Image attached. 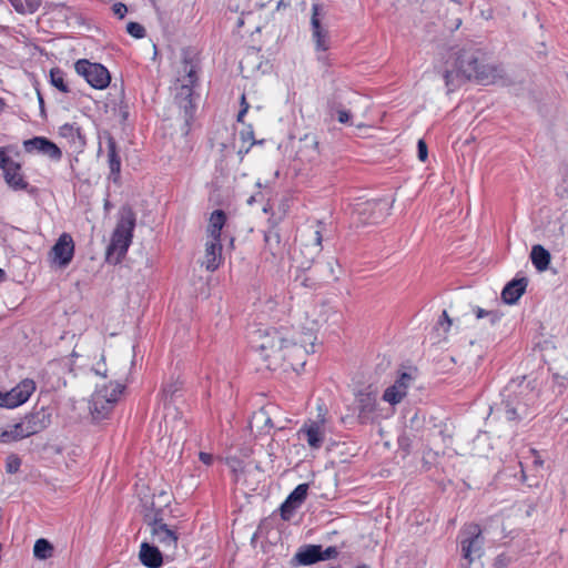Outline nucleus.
Returning <instances> with one entry per match:
<instances>
[{
    "label": "nucleus",
    "instance_id": "1",
    "mask_svg": "<svg viewBox=\"0 0 568 568\" xmlns=\"http://www.w3.org/2000/svg\"><path fill=\"white\" fill-rule=\"evenodd\" d=\"M252 347L267 362V368L276 369L283 362L302 359L304 354L311 352L307 343L291 337V329L286 327L256 328L251 335Z\"/></svg>",
    "mask_w": 568,
    "mask_h": 568
},
{
    "label": "nucleus",
    "instance_id": "2",
    "mask_svg": "<svg viewBox=\"0 0 568 568\" xmlns=\"http://www.w3.org/2000/svg\"><path fill=\"white\" fill-rule=\"evenodd\" d=\"M454 69H446L444 80L447 91L452 92L459 85V80H477L484 84L494 83L501 70L496 65L484 64L480 61L481 53L473 44H467L454 53Z\"/></svg>",
    "mask_w": 568,
    "mask_h": 568
},
{
    "label": "nucleus",
    "instance_id": "3",
    "mask_svg": "<svg viewBox=\"0 0 568 568\" xmlns=\"http://www.w3.org/2000/svg\"><path fill=\"white\" fill-rule=\"evenodd\" d=\"M136 215L134 211L125 205L119 211L118 222L112 233L110 244L106 247V261L118 264L125 256L133 237Z\"/></svg>",
    "mask_w": 568,
    "mask_h": 568
},
{
    "label": "nucleus",
    "instance_id": "4",
    "mask_svg": "<svg viewBox=\"0 0 568 568\" xmlns=\"http://www.w3.org/2000/svg\"><path fill=\"white\" fill-rule=\"evenodd\" d=\"M144 521L151 534V542L160 548L168 558H174L179 545L175 527L164 523L163 509L151 508L144 515Z\"/></svg>",
    "mask_w": 568,
    "mask_h": 568
},
{
    "label": "nucleus",
    "instance_id": "5",
    "mask_svg": "<svg viewBox=\"0 0 568 568\" xmlns=\"http://www.w3.org/2000/svg\"><path fill=\"white\" fill-rule=\"evenodd\" d=\"M501 396V409L507 420L517 422L530 415V405L535 400V393L527 386L510 383L504 388Z\"/></svg>",
    "mask_w": 568,
    "mask_h": 568
},
{
    "label": "nucleus",
    "instance_id": "6",
    "mask_svg": "<svg viewBox=\"0 0 568 568\" xmlns=\"http://www.w3.org/2000/svg\"><path fill=\"white\" fill-rule=\"evenodd\" d=\"M51 424V413L41 407L27 414L19 423L9 426L1 435L3 444L20 440L44 430Z\"/></svg>",
    "mask_w": 568,
    "mask_h": 568
},
{
    "label": "nucleus",
    "instance_id": "7",
    "mask_svg": "<svg viewBox=\"0 0 568 568\" xmlns=\"http://www.w3.org/2000/svg\"><path fill=\"white\" fill-rule=\"evenodd\" d=\"M124 386L120 383H109L108 385L97 386L95 392L90 399V413L95 422L109 418Z\"/></svg>",
    "mask_w": 568,
    "mask_h": 568
},
{
    "label": "nucleus",
    "instance_id": "8",
    "mask_svg": "<svg viewBox=\"0 0 568 568\" xmlns=\"http://www.w3.org/2000/svg\"><path fill=\"white\" fill-rule=\"evenodd\" d=\"M9 148L0 146V170L3 172V179L7 185L13 191H24L30 195H36L38 189L26 180L22 173L21 164L13 161L8 155Z\"/></svg>",
    "mask_w": 568,
    "mask_h": 568
},
{
    "label": "nucleus",
    "instance_id": "9",
    "mask_svg": "<svg viewBox=\"0 0 568 568\" xmlns=\"http://www.w3.org/2000/svg\"><path fill=\"white\" fill-rule=\"evenodd\" d=\"M184 75L179 78L180 87L176 89L175 101L181 109L184 110L185 118L193 116L195 104L193 103V87L197 82V70L194 64L184 60L183 63Z\"/></svg>",
    "mask_w": 568,
    "mask_h": 568
},
{
    "label": "nucleus",
    "instance_id": "10",
    "mask_svg": "<svg viewBox=\"0 0 568 568\" xmlns=\"http://www.w3.org/2000/svg\"><path fill=\"white\" fill-rule=\"evenodd\" d=\"M463 557L469 562L481 557L484 552V537L478 525H466L458 536Z\"/></svg>",
    "mask_w": 568,
    "mask_h": 568
},
{
    "label": "nucleus",
    "instance_id": "11",
    "mask_svg": "<svg viewBox=\"0 0 568 568\" xmlns=\"http://www.w3.org/2000/svg\"><path fill=\"white\" fill-rule=\"evenodd\" d=\"M392 202L387 199L368 200L357 203L354 212L362 224H377L389 215Z\"/></svg>",
    "mask_w": 568,
    "mask_h": 568
},
{
    "label": "nucleus",
    "instance_id": "12",
    "mask_svg": "<svg viewBox=\"0 0 568 568\" xmlns=\"http://www.w3.org/2000/svg\"><path fill=\"white\" fill-rule=\"evenodd\" d=\"M74 69L77 73L83 77L94 89L103 90L110 84V72L101 63H93L87 59H80L75 62Z\"/></svg>",
    "mask_w": 568,
    "mask_h": 568
},
{
    "label": "nucleus",
    "instance_id": "13",
    "mask_svg": "<svg viewBox=\"0 0 568 568\" xmlns=\"http://www.w3.org/2000/svg\"><path fill=\"white\" fill-rule=\"evenodd\" d=\"M315 318L312 321V325L305 327L306 332L300 337L301 343H307L311 347V352H314V332L325 323L332 321V323L336 324L341 317L334 307L329 303H322L314 307Z\"/></svg>",
    "mask_w": 568,
    "mask_h": 568
},
{
    "label": "nucleus",
    "instance_id": "14",
    "mask_svg": "<svg viewBox=\"0 0 568 568\" xmlns=\"http://www.w3.org/2000/svg\"><path fill=\"white\" fill-rule=\"evenodd\" d=\"M326 10L323 6L318 3H314L312 6V16H311V31H312V40L315 44V50L317 52H325L329 48V36L328 30L324 23L326 19Z\"/></svg>",
    "mask_w": 568,
    "mask_h": 568
},
{
    "label": "nucleus",
    "instance_id": "15",
    "mask_svg": "<svg viewBox=\"0 0 568 568\" xmlns=\"http://www.w3.org/2000/svg\"><path fill=\"white\" fill-rule=\"evenodd\" d=\"M23 148L27 153H37L48 156L52 161H60L62 159L61 149L44 136H34L23 142Z\"/></svg>",
    "mask_w": 568,
    "mask_h": 568
},
{
    "label": "nucleus",
    "instance_id": "16",
    "mask_svg": "<svg viewBox=\"0 0 568 568\" xmlns=\"http://www.w3.org/2000/svg\"><path fill=\"white\" fill-rule=\"evenodd\" d=\"M355 405L359 423L366 424L374 420L377 407L376 394L367 390L358 392L356 395Z\"/></svg>",
    "mask_w": 568,
    "mask_h": 568
},
{
    "label": "nucleus",
    "instance_id": "17",
    "mask_svg": "<svg viewBox=\"0 0 568 568\" xmlns=\"http://www.w3.org/2000/svg\"><path fill=\"white\" fill-rule=\"evenodd\" d=\"M414 376L410 373H402L393 385L384 390L383 399L390 405H396L406 396L407 389L413 385Z\"/></svg>",
    "mask_w": 568,
    "mask_h": 568
},
{
    "label": "nucleus",
    "instance_id": "18",
    "mask_svg": "<svg viewBox=\"0 0 568 568\" xmlns=\"http://www.w3.org/2000/svg\"><path fill=\"white\" fill-rule=\"evenodd\" d=\"M34 390L36 383L33 379L26 378L21 381L12 389L6 392L8 409L16 408L28 402V399L30 398Z\"/></svg>",
    "mask_w": 568,
    "mask_h": 568
},
{
    "label": "nucleus",
    "instance_id": "19",
    "mask_svg": "<svg viewBox=\"0 0 568 568\" xmlns=\"http://www.w3.org/2000/svg\"><path fill=\"white\" fill-rule=\"evenodd\" d=\"M300 438L306 440L312 449H320L325 439L323 420H308L298 430Z\"/></svg>",
    "mask_w": 568,
    "mask_h": 568
},
{
    "label": "nucleus",
    "instance_id": "20",
    "mask_svg": "<svg viewBox=\"0 0 568 568\" xmlns=\"http://www.w3.org/2000/svg\"><path fill=\"white\" fill-rule=\"evenodd\" d=\"M349 95L356 97L355 93L349 91H336L327 102L329 115L333 118L336 114L337 121L343 124L348 123L351 120V113L343 104V101H347V103L352 102L347 99Z\"/></svg>",
    "mask_w": 568,
    "mask_h": 568
},
{
    "label": "nucleus",
    "instance_id": "21",
    "mask_svg": "<svg viewBox=\"0 0 568 568\" xmlns=\"http://www.w3.org/2000/svg\"><path fill=\"white\" fill-rule=\"evenodd\" d=\"M308 485L300 484L295 489L287 496L284 503L281 505V517L284 520H290L294 515L295 510L301 507L307 497Z\"/></svg>",
    "mask_w": 568,
    "mask_h": 568
},
{
    "label": "nucleus",
    "instance_id": "22",
    "mask_svg": "<svg viewBox=\"0 0 568 568\" xmlns=\"http://www.w3.org/2000/svg\"><path fill=\"white\" fill-rule=\"evenodd\" d=\"M74 243L72 237L63 233L52 247L53 261L61 267H65L72 260Z\"/></svg>",
    "mask_w": 568,
    "mask_h": 568
},
{
    "label": "nucleus",
    "instance_id": "23",
    "mask_svg": "<svg viewBox=\"0 0 568 568\" xmlns=\"http://www.w3.org/2000/svg\"><path fill=\"white\" fill-rule=\"evenodd\" d=\"M163 551L160 547L149 541H143L140 547L139 558L148 568H160L163 564Z\"/></svg>",
    "mask_w": 568,
    "mask_h": 568
},
{
    "label": "nucleus",
    "instance_id": "24",
    "mask_svg": "<svg viewBox=\"0 0 568 568\" xmlns=\"http://www.w3.org/2000/svg\"><path fill=\"white\" fill-rule=\"evenodd\" d=\"M528 280L526 277L513 278L501 291V300L508 304H516L526 292Z\"/></svg>",
    "mask_w": 568,
    "mask_h": 568
},
{
    "label": "nucleus",
    "instance_id": "25",
    "mask_svg": "<svg viewBox=\"0 0 568 568\" xmlns=\"http://www.w3.org/2000/svg\"><path fill=\"white\" fill-rule=\"evenodd\" d=\"M221 240H207L205 244V255L202 265L210 272H214L222 263Z\"/></svg>",
    "mask_w": 568,
    "mask_h": 568
},
{
    "label": "nucleus",
    "instance_id": "26",
    "mask_svg": "<svg viewBox=\"0 0 568 568\" xmlns=\"http://www.w3.org/2000/svg\"><path fill=\"white\" fill-rule=\"evenodd\" d=\"M294 560H296L298 565L304 566L323 561L321 545H304L300 547L294 556Z\"/></svg>",
    "mask_w": 568,
    "mask_h": 568
},
{
    "label": "nucleus",
    "instance_id": "27",
    "mask_svg": "<svg viewBox=\"0 0 568 568\" xmlns=\"http://www.w3.org/2000/svg\"><path fill=\"white\" fill-rule=\"evenodd\" d=\"M59 133L62 138L68 139L77 149L85 145V138L77 124L65 123L60 126Z\"/></svg>",
    "mask_w": 568,
    "mask_h": 568
},
{
    "label": "nucleus",
    "instance_id": "28",
    "mask_svg": "<svg viewBox=\"0 0 568 568\" xmlns=\"http://www.w3.org/2000/svg\"><path fill=\"white\" fill-rule=\"evenodd\" d=\"M108 162L111 178L116 182L121 172V159L118 154L116 142L111 136L108 139Z\"/></svg>",
    "mask_w": 568,
    "mask_h": 568
},
{
    "label": "nucleus",
    "instance_id": "29",
    "mask_svg": "<svg viewBox=\"0 0 568 568\" xmlns=\"http://www.w3.org/2000/svg\"><path fill=\"white\" fill-rule=\"evenodd\" d=\"M226 222V215L222 210H215L210 217L207 233L209 240H221V231Z\"/></svg>",
    "mask_w": 568,
    "mask_h": 568
},
{
    "label": "nucleus",
    "instance_id": "30",
    "mask_svg": "<svg viewBox=\"0 0 568 568\" xmlns=\"http://www.w3.org/2000/svg\"><path fill=\"white\" fill-rule=\"evenodd\" d=\"M530 258L534 266L539 271L544 272L548 268L550 263V253L541 245H534L530 253Z\"/></svg>",
    "mask_w": 568,
    "mask_h": 568
},
{
    "label": "nucleus",
    "instance_id": "31",
    "mask_svg": "<svg viewBox=\"0 0 568 568\" xmlns=\"http://www.w3.org/2000/svg\"><path fill=\"white\" fill-rule=\"evenodd\" d=\"M265 248L273 255L282 253L281 236L274 225L264 232Z\"/></svg>",
    "mask_w": 568,
    "mask_h": 568
},
{
    "label": "nucleus",
    "instance_id": "32",
    "mask_svg": "<svg viewBox=\"0 0 568 568\" xmlns=\"http://www.w3.org/2000/svg\"><path fill=\"white\" fill-rule=\"evenodd\" d=\"M64 72L59 68L50 70V83L62 93H69L70 88L64 79Z\"/></svg>",
    "mask_w": 568,
    "mask_h": 568
},
{
    "label": "nucleus",
    "instance_id": "33",
    "mask_svg": "<svg viewBox=\"0 0 568 568\" xmlns=\"http://www.w3.org/2000/svg\"><path fill=\"white\" fill-rule=\"evenodd\" d=\"M52 545L43 538L38 539L33 546V555L38 559H48L52 556Z\"/></svg>",
    "mask_w": 568,
    "mask_h": 568
},
{
    "label": "nucleus",
    "instance_id": "34",
    "mask_svg": "<svg viewBox=\"0 0 568 568\" xmlns=\"http://www.w3.org/2000/svg\"><path fill=\"white\" fill-rule=\"evenodd\" d=\"M561 181L557 185L556 192L557 195L561 199H568V166L565 165L561 168Z\"/></svg>",
    "mask_w": 568,
    "mask_h": 568
},
{
    "label": "nucleus",
    "instance_id": "35",
    "mask_svg": "<svg viewBox=\"0 0 568 568\" xmlns=\"http://www.w3.org/2000/svg\"><path fill=\"white\" fill-rule=\"evenodd\" d=\"M126 31L130 36L136 39H141L145 36L144 27L138 22H129L126 26Z\"/></svg>",
    "mask_w": 568,
    "mask_h": 568
},
{
    "label": "nucleus",
    "instance_id": "36",
    "mask_svg": "<svg viewBox=\"0 0 568 568\" xmlns=\"http://www.w3.org/2000/svg\"><path fill=\"white\" fill-rule=\"evenodd\" d=\"M21 466V460L17 456H9L7 458L6 469L9 474H16Z\"/></svg>",
    "mask_w": 568,
    "mask_h": 568
},
{
    "label": "nucleus",
    "instance_id": "37",
    "mask_svg": "<svg viewBox=\"0 0 568 568\" xmlns=\"http://www.w3.org/2000/svg\"><path fill=\"white\" fill-rule=\"evenodd\" d=\"M321 552L324 560L334 559L338 556V549L335 546H329L326 549H323L321 546Z\"/></svg>",
    "mask_w": 568,
    "mask_h": 568
},
{
    "label": "nucleus",
    "instance_id": "38",
    "mask_svg": "<svg viewBox=\"0 0 568 568\" xmlns=\"http://www.w3.org/2000/svg\"><path fill=\"white\" fill-rule=\"evenodd\" d=\"M417 156L422 162H425L428 156L427 144L424 140L417 142Z\"/></svg>",
    "mask_w": 568,
    "mask_h": 568
},
{
    "label": "nucleus",
    "instance_id": "39",
    "mask_svg": "<svg viewBox=\"0 0 568 568\" xmlns=\"http://www.w3.org/2000/svg\"><path fill=\"white\" fill-rule=\"evenodd\" d=\"M112 11L116 17H119L120 19H123L128 12V8L124 3L118 2V3L113 4Z\"/></svg>",
    "mask_w": 568,
    "mask_h": 568
},
{
    "label": "nucleus",
    "instance_id": "40",
    "mask_svg": "<svg viewBox=\"0 0 568 568\" xmlns=\"http://www.w3.org/2000/svg\"><path fill=\"white\" fill-rule=\"evenodd\" d=\"M337 261H335L334 258H331L329 261L326 262L325 264V267L327 270V278H332V280H336L337 276H336V273H335V268H334V265H337Z\"/></svg>",
    "mask_w": 568,
    "mask_h": 568
},
{
    "label": "nucleus",
    "instance_id": "41",
    "mask_svg": "<svg viewBox=\"0 0 568 568\" xmlns=\"http://www.w3.org/2000/svg\"><path fill=\"white\" fill-rule=\"evenodd\" d=\"M438 325L443 327L444 332H447L452 325V320L449 318L446 311L443 312L442 318L438 321Z\"/></svg>",
    "mask_w": 568,
    "mask_h": 568
},
{
    "label": "nucleus",
    "instance_id": "42",
    "mask_svg": "<svg viewBox=\"0 0 568 568\" xmlns=\"http://www.w3.org/2000/svg\"><path fill=\"white\" fill-rule=\"evenodd\" d=\"M241 110L237 114V122H243V118L244 115L246 114L247 110H248V103L246 102V99H245V95L243 94L242 98H241Z\"/></svg>",
    "mask_w": 568,
    "mask_h": 568
},
{
    "label": "nucleus",
    "instance_id": "43",
    "mask_svg": "<svg viewBox=\"0 0 568 568\" xmlns=\"http://www.w3.org/2000/svg\"><path fill=\"white\" fill-rule=\"evenodd\" d=\"M486 317L488 318L491 325H495L500 321L501 314L498 311H489L488 313H486Z\"/></svg>",
    "mask_w": 568,
    "mask_h": 568
},
{
    "label": "nucleus",
    "instance_id": "44",
    "mask_svg": "<svg viewBox=\"0 0 568 568\" xmlns=\"http://www.w3.org/2000/svg\"><path fill=\"white\" fill-rule=\"evenodd\" d=\"M241 138L244 142L246 141H252L251 142V145L252 146L253 144L256 143V141L253 140V130H252V126H248V129L246 131H242L241 132Z\"/></svg>",
    "mask_w": 568,
    "mask_h": 568
},
{
    "label": "nucleus",
    "instance_id": "45",
    "mask_svg": "<svg viewBox=\"0 0 568 568\" xmlns=\"http://www.w3.org/2000/svg\"><path fill=\"white\" fill-rule=\"evenodd\" d=\"M322 241H323V237H322L321 232L318 230L315 231L314 232V248H315L316 253H320L322 250Z\"/></svg>",
    "mask_w": 568,
    "mask_h": 568
},
{
    "label": "nucleus",
    "instance_id": "46",
    "mask_svg": "<svg viewBox=\"0 0 568 568\" xmlns=\"http://www.w3.org/2000/svg\"><path fill=\"white\" fill-rule=\"evenodd\" d=\"M199 457L200 460L205 465H211L213 462V455L209 453L201 452Z\"/></svg>",
    "mask_w": 568,
    "mask_h": 568
},
{
    "label": "nucleus",
    "instance_id": "47",
    "mask_svg": "<svg viewBox=\"0 0 568 568\" xmlns=\"http://www.w3.org/2000/svg\"><path fill=\"white\" fill-rule=\"evenodd\" d=\"M463 21L460 18L454 19L452 22L447 24V28L452 31H456L462 26Z\"/></svg>",
    "mask_w": 568,
    "mask_h": 568
},
{
    "label": "nucleus",
    "instance_id": "48",
    "mask_svg": "<svg viewBox=\"0 0 568 568\" xmlns=\"http://www.w3.org/2000/svg\"><path fill=\"white\" fill-rule=\"evenodd\" d=\"M26 2L30 12H34L39 7L38 0H26Z\"/></svg>",
    "mask_w": 568,
    "mask_h": 568
},
{
    "label": "nucleus",
    "instance_id": "49",
    "mask_svg": "<svg viewBox=\"0 0 568 568\" xmlns=\"http://www.w3.org/2000/svg\"><path fill=\"white\" fill-rule=\"evenodd\" d=\"M37 95H38V101H39V105H40L41 115L44 116L45 115L44 100H43L42 94L40 93V91H37Z\"/></svg>",
    "mask_w": 568,
    "mask_h": 568
},
{
    "label": "nucleus",
    "instance_id": "50",
    "mask_svg": "<svg viewBox=\"0 0 568 568\" xmlns=\"http://www.w3.org/2000/svg\"><path fill=\"white\" fill-rule=\"evenodd\" d=\"M263 200V195L261 192H258L257 194L255 195H252L247 199V204L248 205H252L253 203L257 202V201H262Z\"/></svg>",
    "mask_w": 568,
    "mask_h": 568
},
{
    "label": "nucleus",
    "instance_id": "51",
    "mask_svg": "<svg viewBox=\"0 0 568 568\" xmlns=\"http://www.w3.org/2000/svg\"><path fill=\"white\" fill-rule=\"evenodd\" d=\"M489 311H486L481 307H476L474 308V313L476 315L477 318H484L486 317V313H488Z\"/></svg>",
    "mask_w": 568,
    "mask_h": 568
},
{
    "label": "nucleus",
    "instance_id": "52",
    "mask_svg": "<svg viewBox=\"0 0 568 568\" xmlns=\"http://www.w3.org/2000/svg\"><path fill=\"white\" fill-rule=\"evenodd\" d=\"M6 397V392L3 393L0 390V407L2 408H8V402Z\"/></svg>",
    "mask_w": 568,
    "mask_h": 568
},
{
    "label": "nucleus",
    "instance_id": "53",
    "mask_svg": "<svg viewBox=\"0 0 568 568\" xmlns=\"http://www.w3.org/2000/svg\"><path fill=\"white\" fill-rule=\"evenodd\" d=\"M6 102L2 98H0V113L4 110Z\"/></svg>",
    "mask_w": 568,
    "mask_h": 568
},
{
    "label": "nucleus",
    "instance_id": "54",
    "mask_svg": "<svg viewBox=\"0 0 568 568\" xmlns=\"http://www.w3.org/2000/svg\"><path fill=\"white\" fill-rule=\"evenodd\" d=\"M4 278H6V272L2 268H0V282H3Z\"/></svg>",
    "mask_w": 568,
    "mask_h": 568
},
{
    "label": "nucleus",
    "instance_id": "55",
    "mask_svg": "<svg viewBox=\"0 0 568 568\" xmlns=\"http://www.w3.org/2000/svg\"><path fill=\"white\" fill-rule=\"evenodd\" d=\"M248 151H250V146H248V148H246L245 150L240 149V150H239V154H246Z\"/></svg>",
    "mask_w": 568,
    "mask_h": 568
},
{
    "label": "nucleus",
    "instance_id": "56",
    "mask_svg": "<svg viewBox=\"0 0 568 568\" xmlns=\"http://www.w3.org/2000/svg\"><path fill=\"white\" fill-rule=\"evenodd\" d=\"M534 464H535V465H539V466H540V465H542V462H541V460H539V459H535V460H534Z\"/></svg>",
    "mask_w": 568,
    "mask_h": 568
},
{
    "label": "nucleus",
    "instance_id": "57",
    "mask_svg": "<svg viewBox=\"0 0 568 568\" xmlns=\"http://www.w3.org/2000/svg\"><path fill=\"white\" fill-rule=\"evenodd\" d=\"M483 16H484L486 19L491 18V12H489V13H484V12H483Z\"/></svg>",
    "mask_w": 568,
    "mask_h": 568
},
{
    "label": "nucleus",
    "instance_id": "58",
    "mask_svg": "<svg viewBox=\"0 0 568 568\" xmlns=\"http://www.w3.org/2000/svg\"><path fill=\"white\" fill-rule=\"evenodd\" d=\"M12 4L17 10H19L20 3H16V1H13Z\"/></svg>",
    "mask_w": 568,
    "mask_h": 568
},
{
    "label": "nucleus",
    "instance_id": "59",
    "mask_svg": "<svg viewBox=\"0 0 568 568\" xmlns=\"http://www.w3.org/2000/svg\"><path fill=\"white\" fill-rule=\"evenodd\" d=\"M12 4L17 10H19L20 3H16V1H13Z\"/></svg>",
    "mask_w": 568,
    "mask_h": 568
},
{
    "label": "nucleus",
    "instance_id": "60",
    "mask_svg": "<svg viewBox=\"0 0 568 568\" xmlns=\"http://www.w3.org/2000/svg\"><path fill=\"white\" fill-rule=\"evenodd\" d=\"M356 568H369L367 565H358Z\"/></svg>",
    "mask_w": 568,
    "mask_h": 568
},
{
    "label": "nucleus",
    "instance_id": "61",
    "mask_svg": "<svg viewBox=\"0 0 568 568\" xmlns=\"http://www.w3.org/2000/svg\"><path fill=\"white\" fill-rule=\"evenodd\" d=\"M263 212L267 213V212H268V207H267V206H264V207H263Z\"/></svg>",
    "mask_w": 568,
    "mask_h": 568
},
{
    "label": "nucleus",
    "instance_id": "62",
    "mask_svg": "<svg viewBox=\"0 0 568 568\" xmlns=\"http://www.w3.org/2000/svg\"><path fill=\"white\" fill-rule=\"evenodd\" d=\"M529 486H535L537 483H528Z\"/></svg>",
    "mask_w": 568,
    "mask_h": 568
},
{
    "label": "nucleus",
    "instance_id": "63",
    "mask_svg": "<svg viewBox=\"0 0 568 568\" xmlns=\"http://www.w3.org/2000/svg\"><path fill=\"white\" fill-rule=\"evenodd\" d=\"M523 479H524V481H526V480H527V478H526V476H525V474H524V473H523Z\"/></svg>",
    "mask_w": 568,
    "mask_h": 568
}]
</instances>
